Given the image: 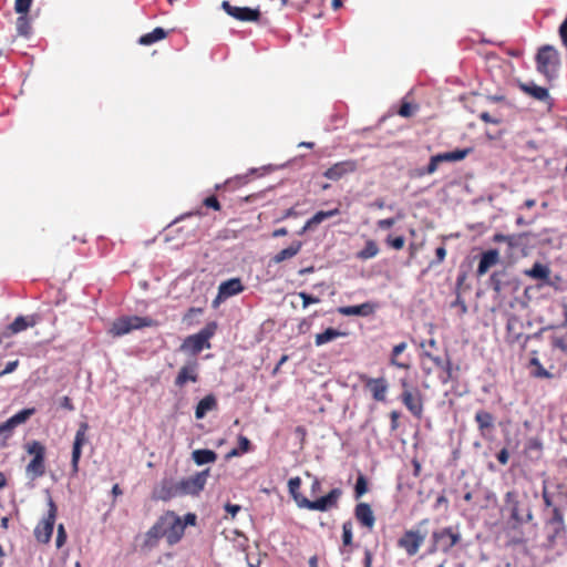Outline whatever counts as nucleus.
I'll list each match as a JSON object with an SVG mask.
<instances>
[{
    "instance_id": "1",
    "label": "nucleus",
    "mask_w": 567,
    "mask_h": 567,
    "mask_svg": "<svg viewBox=\"0 0 567 567\" xmlns=\"http://www.w3.org/2000/svg\"><path fill=\"white\" fill-rule=\"evenodd\" d=\"M196 522L197 516L194 513L181 517L174 511H166L145 533L142 548L151 550L157 547L162 538L166 539L168 546H174L184 537L186 526H195Z\"/></svg>"
},
{
    "instance_id": "2",
    "label": "nucleus",
    "mask_w": 567,
    "mask_h": 567,
    "mask_svg": "<svg viewBox=\"0 0 567 567\" xmlns=\"http://www.w3.org/2000/svg\"><path fill=\"white\" fill-rule=\"evenodd\" d=\"M535 62L538 73L551 81L560 68V54L555 47L545 44L537 50Z\"/></svg>"
},
{
    "instance_id": "3",
    "label": "nucleus",
    "mask_w": 567,
    "mask_h": 567,
    "mask_svg": "<svg viewBox=\"0 0 567 567\" xmlns=\"http://www.w3.org/2000/svg\"><path fill=\"white\" fill-rule=\"evenodd\" d=\"M216 329V322L207 323L199 332L186 337L179 350L187 354L197 355L204 349H209V339L215 334Z\"/></svg>"
},
{
    "instance_id": "4",
    "label": "nucleus",
    "mask_w": 567,
    "mask_h": 567,
    "mask_svg": "<svg viewBox=\"0 0 567 567\" xmlns=\"http://www.w3.org/2000/svg\"><path fill=\"white\" fill-rule=\"evenodd\" d=\"M25 451L32 455L31 461L25 466L27 476L34 481L45 474V446L39 441H31L25 445Z\"/></svg>"
},
{
    "instance_id": "5",
    "label": "nucleus",
    "mask_w": 567,
    "mask_h": 567,
    "mask_svg": "<svg viewBox=\"0 0 567 567\" xmlns=\"http://www.w3.org/2000/svg\"><path fill=\"white\" fill-rule=\"evenodd\" d=\"M460 540V533L454 532L452 527L434 530L431 536V545L427 549V554L433 555L439 551L447 553Z\"/></svg>"
},
{
    "instance_id": "6",
    "label": "nucleus",
    "mask_w": 567,
    "mask_h": 567,
    "mask_svg": "<svg viewBox=\"0 0 567 567\" xmlns=\"http://www.w3.org/2000/svg\"><path fill=\"white\" fill-rule=\"evenodd\" d=\"M402 392L400 400L408 411L416 419L421 420L424 413L423 394L417 388L409 385L405 379L401 380Z\"/></svg>"
},
{
    "instance_id": "7",
    "label": "nucleus",
    "mask_w": 567,
    "mask_h": 567,
    "mask_svg": "<svg viewBox=\"0 0 567 567\" xmlns=\"http://www.w3.org/2000/svg\"><path fill=\"white\" fill-rule=\"evenodd\" d=\"M156 326L155 320L148 317L127 316L116 319L110 328L113 337H121L133 330Z\"/></svg>"
},
{
    "instance_id": "8",
    "label": "nucleus",
    "mask_w": 567,
    "mask_h": 567,
    "mask_svg": "<svg viewBox=\"0 0 567 567\" xmlns=\"http://www.w3.org/2000/svg\"><path fill=\"white\" fill-rule=\"evenodd\" d=\"M505 506L509 511L511 518L517 524L528 523L533 519L532 511L519 501L516 491H508L504 497Z\"/></svg>"
},
{
    "instance_id": "9",
    "label": "nucleus",
    "mask_w": 567,
    "mask_h": 567,
    "mask_svg": "<svg viewBox=\"0 0 567 567\" xmlns=\"http://www.w3.org/2000/svg\"><path fill=\"white\" fill-rule=\"evenodd\" d=\"M49 511L47 516L35 526L34 537L39 543L48 544L51 539L58 508L52 498L48 503Z\"/></svg>"
},
{
    "instance_id": "10",
    "label": "nucleus",
    "mask_w": 567,
    "mask_h": 567,
    "mask_svg": "<svg viewBox=\"0 0 567 567\" xmlns=\"http://www.w3.org/2000/svg\"><path fill=\"white\" fill-rule=\"evenodd\" d=\"M426 534L420 529H408L398 540V546L402 548L408 556H415L425 540Z\"/></svg>"
},
{
    "instance_id": "11",
    "label": "nucleus",
    "mask_w": 567,
    "mask_h": 567,
    "mask_svg": "<svg viewBox=\"0 0 567 567\" xmlns=\"http://www.w3.org/2000/svg\"><path fill=\"white\" fill-rule=\"evenodd\" d=\"M342 495V491L340 488H332L327 495L317 498L315 501L310 499H301L303 503V508L310 511H319L327 512L331 508H337L339 499Z\"/></svg>"
},
{
    "instance_id": "12",
    "label": "nucleus",
    "mask_w": 567,
    "mask_h": 567,
    "mask_svg": "<svg viewBox=\"0 0 567 567\" xmlns=\"http://www.w3.org/2000/svg\"><path fill=\"white\" fill-rule=\"evenodd\" d=\"M207 476L208 470H205L193 476L178 481L182 496L198 495L205 487Z\"/></svg>"
},
{
    "instance_id": "13",
    "label": "nucleus",
    "mask_w": 567,
    "mask_h": 567,
    "mask_svg": "<svg viewBox=\"0 0 567 567\" xmlns=\"http://www.w3.org/2000/svg\"><path fill=\"white\" fill-rule=\"evenodd\" d=\"M221 8L230 17L235 18L238 21H244V22H255V21H258L260 19V16H261L259 9H252V8H249V7L233 6L227 0L223 1Z\"/></svg>"
},
{
    "instance_id": "14",
    "label": "nucleus",
    "mask_w": 567,
    "mask_h": 567,
    "mask_svg": "<svg viewBox=\"0 0 567 567\" xmlns=\"http://www.w3.org/2000/svg\"><path fill=\"white\" fill-rule=\"evenodd\" d=\"M359 380L364 384L365 389L371 392L373 400L384 402L389 384L384 378H370L367 374H359Z\"/></svg>"
},
{
    "instance_id": "15",
    "label": "nucleus",
    "mask_w": 567,
    "mask_h": 567,
    "mask_svg": "<svg viewBox=\"0 0 567 567\" xmlns=\"http://www.w3.org/2000/svg\"><path fill=\"white\" fill-rule=\"evenodd\" d=\"M89 430V424L86 422H82L79 425V429L75 433L73 446H72V458H71V468L72 475H76L79 472V462L82 454V446L87 442L86 432Z\"/></svg>"
},
{
    "instance_id": "16",
    "label": "nucleus",
    "mask_w": 567,
    "mask_h": 567,
    "mask_svg": "<svg viewBox=\"0 0 567 567\" xmlns=\"http://www.w3.org/2000/svg\"><path fill=\"white\" fill-rule=\"evenodd\" d=\"M423 370L426 374H430L433 368L442 369L445 371L446 377L442 379L444 383L447 382V380L451 377V362L449 359H444L439 355H434L430 351L425 350L423 352Z\"/></svg>"
},
{
    "instance_id": "17",
    "label": "nucleus",
    "mask_w": 567,
    "mask_h": 567,
    "mask_svg": "<svg viewBox=\"0 0 567 567\" xmlns=\"http://www.w3.org/2000/svg\"><path fill=\"white\" fill-rule=\"evenodd\" d=\"M357 169L358 162L355 159H347L333 164L323 173V176L331 181H339L343 176L354 173Z\"/></svg>"
},
{
    "instance_id": "18",
    "label": "nucleus",
    "mask_w": 567,
    "mask_h": 567,
    "mask_svg": "<svg viewBox=\"0 0 567 567\" xmlns=\"http://www.w3.org/2000/svg\"><path fill=\"white\" fill-rule=\"evenodd\" d=\"M475 422L477 424V429L480 435L483 439H491L494 430H495V417L494 415L486 410H478L475 413Z\"/></svg>"
},
{
    "instance_id": "19",
    "label": "nucleus",
    "mask_w": 567,
    "mask_h": 567,
    "mask_svg": "<svg viewBox=\"0 0 567 567\" xmlns=\"http://www.w3.org/2000/svg\"><path fill=\"white\" fill-rule=\"evenodd\" d=\"M198 380V362L194 360L187 362L179 369L174 383L176 386L183 388L187 382L196 383Z\"/></svg>"
},
{
    "instance_id": "20",
    "label": "nucleus",
    "mask_w": 567,
    "mask_h": 567,
    "mask_svg": "<svg viewBox=\"0 0 567 567\" xmlns=\"http://www.w3.org/2000/svg\"><path fill=\"white\" fill-rule=\"evenodd\" d=\"M355 519L369 530H372L375 524V516L368 503H359L354 508Z\"/></svg>"
},
{
    "instance_id": "21",
    "label": "nucleus",
    "mask_w": 567,
    "mask_h": 567,
    "mask_svg": "<svg viewBox=\"0 0 567 567\" xmlns=\"http://www.w3.org/2000/svg\"><path fill=\"white\" fill-rule=\"evenodd\" d=\"M245 289L239 278H231L223 281L218 287L217 299H227L243 292Z\"/></svg>"
},
{
    "instance_id": "22",
    "label": "nucleus",
    "mask_w": 567,
    "mask_h": 567,
    "mask_svg": "<svg viewBox=\"0 0 567 567\" xmlns=\"http://www.w3.org/2000/svg\"><path fill=\"white\" fill-rule=\"evenodd\" d=\"M499 262V252L497 249H488L481 255L480 264L476 269L477 277L484 276L492 267Z\"/></svg>"
},
{
    "instance_id": "23",
    "label": "nucleus",
    "mask_w": 567,
    "mask_h": 567,
    "mask_svg": "<svg viewBox=\"0 0 567 567\" xmlns=\"http://www.w3.org/2000/svg\"><path fill=\"white\" fill-rule=\"evenodd\" d=\"M524 275L536 280H542L544 285L555 286L550 280V269L547 265L535 262L532 268L524 270Z\"/></svg>"
},
{
    "instance_id": "24",
    "label": "nucleus",
    "mask_w": 567,
    "mask_h": 567,
    "mask_svg": "<svg viewBox=\"0 0 567 567\" xmlns=\"http://www.w3.org/2000/svg\"><path fill=\"white\" fill-rule=\"evenodd\" d=\"M35 324H37V318L34 316H31V317L19 316L6 328V331L3 334H4V337H11L21 331H24L29 327H34Z\"/></svg>"
},
{
    "instance_id": "25",
    "label": "nucleus",
    "mask_w": 567,
    "mask_h": 567,
    "mask_svg": "<svg viewBox=\"0 0 567 567\" xmlns=\"http://www.w3.org/2000/svg\"><path fill=\"white\" fill-rule=\"evenodd\" d=\"M375 311V305L372 302H363L357 306H343L338 308V312L342 316H360L369 317Z\"/></svg>"
},
{
    "instance_id": "26",
    "label": "nucleus",
    "mask_w": 567,
    "mask_h": 567,
    "mask_svg": "<svg viewBox=\"0 0 567 567\" xmlns=\"http://www.w3.org/2000/svg\"><path fill=\"white\" fill-rule=\"evenodd\" d=\"M178 496H182L179 482H174L172 480H164L159 488L156 491V497L162 501H169Z\"/></svg>"
},
{
    "instance_id": "27",
    "label": "nucleus",
    "mask_w": 567,
    "mask_h": 567,
    "mask_svg": "<svg viewBox=\"0 0 567 567\" xmlns=\"http://www.w3.org/2000/svg\"><path fill=\"white\" fill-rule=\"evenodd\" d=\"M526 234H513V235H503L495 234L493 236L494 243H505L508 248V254H513L514 250L522 247L525 244Z\"/></svg>"
},
{
    "instance_id": "28",
    "label": "nucleus",
    "mask_w": 567,
    "mask_h": 567,
    "mask_svg": "<svg viewBox=\"0 0 567 567\" xmlns=\"http://www.w3.org/2000/svg\"><path fill=\"white\" fill-rule=\"evenodd\" d=\"M547 525L553 530V535L549 536V539H554L565 533V520L560 508H553L551 517L548 519Z\"/></svg>"
},
{
    "instance_id": "29",
    "label": "nucleus",
    "mask_w": 567,
    "mask_h": 567,
    "mask_svg": "<svg viewBox=\"0 0 567 567\" xmlns=\"http://www.w3.org/2000/svg\"><path fill=\"white\" fill-rule=\"evenodd\" d=\"M217 399L214 394H207L204 396L196 405L195 409V417L197 420H202L205 417V415L217 409Z\"/></svg>"
},
{
    "instance_id": "30",
    "label": "nucleus",
    "mask_w": 567,
    "mask_h": 567,
    "mask_svg": "<svg viewBox=\"0 0 567 567\" xmlns=\"http://www.w3.org/2000/svg\"><path fill=\"white\" fill-rule=\"evenodd\" d=\"M340 214V209L338 207L330 209V210H320L317 212L302 227V230L300 234L305 233L306 230L312 228L313 226H317L321 224L323 220L334 217Z\"/></svg>"
},
{
    "instance_id": "31",
    "label": "nucleus",
    "mask_w": 567,
    "mask_h": 567,
    "mask_svg": "<svg viewBox=\"0 0 567 567\" xmlns=\"http://www.w3.org/2000/svg\"><path fill=\"white\" fill-rule=\"evenodd\" d=\"M519 89L537 101H547L549 99L548 90L534 83H520Z\"/></svg>"
},
{
    "instance_id": "32",
    "label": "nucleus",
    "mask_w": 567,
    "mask_h": 567,
    "mask_svg": "<svg viewBox=\"0 0 567 567\" xmlns=\"http://www.w3.org/2000/svg\"><path fill=\"white\" fill-rule=\"evenodd\" d=\"M472 152L473 148L471 147L464 150H455L452 152L439 153L436 154V158L440 161L441 164L446 162H458L464 159Z\"/></svg>"
},
{
    "instance_id": "33",
    "label": "nucleus",
    "mask_w": 567,
    "mask_h": 567,
    "mask_svg": "<svg viewBox=\"0 0 567 567\" xmlns=\"http://www.w3.org/2000/svg\"><path fill=\"white\" fill-rule=\"evenodd\" d=\"M301 246H302L301 241L292 243L289 247L282 249L278 254H276L272 257V261L275 264H280L287 259L295 257L300 251Z\"/></svg>"
},
{
    "instance_id": "34",
    "label": "nucleus",
    "mask_w": 567,
    "mask_h": 567,
    "mask_svg": "<svg viewBox=\"0 0 567 567\" xmlns=\"http://www.w3.org/2000/svg\"><path fill=\"white\" fill-rule=\"evenodd\" d=\"M300 486H301V480L298 476L291 477L288 481V489H289L291 497L293 498V501L296 502L298 507L303 508V503L301 499H308V498L299 492Z\"/></svg>"
},
{
    "instance_id": "35",
    "label": "nucleus",
    "mask_w": 567,
    "mask_h": 567,
    "mask_svg": "<svg viewBox=\"0 0 567 567\" xmlns=\"http://www.w3.org/2000/svg\"><path fill=\"white\" fill-rule=\"evenodd\" d=\"M380 249L375 240H365L364 247L357 252V258L360 260H368L374 258Z\"/></svg>"
},
{
    "instance_id": "36",
    "label": "nucleus",
    "mask_w": 567,
    "mask_h": 567,
    "mask_svg": "<svg viewBox=\"0 0 567 567\" xmlns=\"http://www.w3.org/2000/svg\"><path fill=\"white\" fill-rule=\"evenodd\" d=\"M16 29L20 37L29 38L31 35L32 27L28 13L19 14L16 21Z\"/></svg>"
},
{
    "instance_id": "37",
    "label": "nucleus",
    "mask_w": 567,
    "mask_h": 567,
    "mask_svg": "<svg viewBox=\"0 0 567 567\" xmlns=\"http://www.w3.org/2000/svg\"><path fill=\"white\" fill-rule=\"evenodd\" d=\"M167 35V32L163 28H155L152 32H148L146 34H143L138 43L142 45H151L159 40L165 39Z\"/></svg>"
},
{
    "instance_id": "38",
    "label": "nucleus",
    "mask_w": 567,
    "mask_h": 567,
    "mask_svg": "<svg viewBox=\"0 0 567 567\" xmlns=\"http://www.w3.org/2000/svg\"><path fill=\"white\" fill-rule=\"evenodd\" d=\"M342 336H344L343 332L334 328H328L323 332L316 334L315 343L317 347H320Z\"/></svg>"
},
{
    "instance_id": "39",
    "label": "nucleus",
    "mask_w": 567,
    "mask_h": 567,
    "mask_svg": "<svg viewBox=\"0 0 567 567\" xmlns=\"http://www.w3.org/2000/svg\"><path fill=\"white\" fill-rule=\"evenodd\" d=\"M217 454L212 450H196L193 452V460L197 465H204L215 462Z\"/></svg>"
},
{
    "instance_id": "40",
    "label": "nucleus",
    "mask_w": 567,
    "mask_h": 567,
    "mask_svg": "<svg viewBox=\"0 0 567 567\" xmlns=\"http://www.w3.org/2000/svg\"><path fill=\"white\" fill-rule=\"evenodd\" d=\"M406 343L405 342H401L399 344H395L392 349V352H391V359H390V363L399 369H403V370H408L410 369V363L408 362H403V361H400L398 358L399 355L405 351L406 349Z\"/></svg>"
},
{
    "instance_id": "41",
    "label": "nucleus",
    "mask_w": 567,
    "mask_h": 567,
    "mask_svg": "<svg viewBox=\"0 0 567 567\" xmlns=\"http://www.w3.org/2000/svg\"><path fill=\"white\" fill-rule=\"evenodd\" d=\"M353 525L351 520H347L342 524V546L341 553L343 554L344 548L352 546L353 544Z\"/></svg>"
},
{
    "instance_id": "42",
    "label": "nucleus",
    "mask_w": 567,
    "mask_h": 567,
    "mask_svg": "<svg viewBox=\"0 0 567 567\" xmlns=\"http://www.w3.org/2000/svg\"><path fill=\"white\" fill-rule=\"evenodd\" d=\"M525 452L530 456L535 454L536 458H539L543 452V443L538 437H530L525 445Z\"/></svg>"
},
{
    "instance_id": "43",
    "label": "nucleus",
    "mask_w": 567,
    "mask_h": 567,
    "mask_svg": "<svg viewBox=\"0 0 567 567\" xmlns=\"http://www.w3.org/2000/svg\"><path fill=\"white\" fill-rule=\"evenodd\" d=\"M35 413L34 408L23 409L11 416L12 421L17 426L25 423Z\"/></svg>"
},
{
    "instance_id": "44",
    "label": "nucleus",
    "mask_w": 567,
    "mask_h": 567,
    "mask_svg": "<svg viewBox=\"0 0 567 567\" xmlns=\"http://www.w3.org/2000/svg\"><path fill=\"white\" fill-rule=\"evenodd\" d=\"M530 365L535 367V370L533 372L534 377L545 379H549L553 377V374L542 365L537 357H533L530 359Z\"/></svg>"
},
{
    "instance_id": "45",
    "label": "nucleus",
    "mask_w": 567,
    "mask_h": 567,
    "mask_svg": "<svg viewBox=\"0 0 567 567\" xmlns=\"http://www.w3.org/2000/svg\"><path fill=\"white\" fill-rule=\"evenodd\" d=\"M440 161L436 158V155L431 156L430 162L426 167L417 169L416 176L422 177L424 175H432L437 171L440 165Z\"/></svg>"
},
{
    "instance_id": "46",
    "label": "nucleus",
    "mask_w": 567,
    "mask_h": 567,
    "mask_svg": "<svg viewBox=\"0 0 567 567\" xmlns=\"http://www.w3.org/2000/svg\"><path fill=\"white\" fill-rule=\"evenodd\" d=\"M367 492H368L367 478L364 475L360 474L357 478V483L354 486V496H355V498H360Z\"/></svg>"
},
{
    "instance_id": "47",
    "label": "nucleus",
    "mask_w": 567,
    "mask_h": 567,
    "mask_svg": "<svg viewBox=\"0 0 567 567\" xmlns=\"http://www.w3.org/2000/svg\"><path fill=\"white\" fill-rule=\"evenodd\" d=\"M385 244L395 250H401L405 245V238L403 236L393 237L389 235L385 238Z\"/></svg>"
},
{
    "instance_id": "48",
    "label": "nucleus",
    "mask_w": 567,
    "mask_h": 567,
    "mask_svg": "<svg viewBox=\"0 0 567 567\" xmlns=\"http://www.w3.org/2000/svg\"><path fill=\"white\" fill-rule=\"evenodd\" d=\"M32 2H33V0H16L14 1V11L18 14L29 13Z\"/></svg>"
},
{
    "instance_id": "49",
    "label": "nucleus",
    "mask_w": 567,
    "mask_h": 567,
    "mask_svg": "<svg viewBox=\"0 0 567 567\" xmlns=\"http://www.w3.org/2000/svg\"><path fill=\"white\" fill-rule=\"evenodd\" d=\"M17 427L11 417H9L6 422L0 424V435L4 434L6 437H9L12 431Z\"/></svg>"
},
{
    "instance_id": "50",
    "label": "nucleus",
    "mask_w": 567,
    "mask_h": 567,
    "mask_svg": "<svg viewBox=\"0 0 567 567\" xmlns=\"http://www.w3.org/2000/svg\"><path fill=\"white\" fill-rule=\"evenodd\" d=\"M298 296L302 299V307L307 308L312 303H319L320 299L318 297H313L305 291H300Z\"/></svg>"
},
{
    "instance_id": "51",
    "label": "nucleus",
    "mask_w": 567,
    "mask_h": 567,
    "mask_svg": "<svg viewBox=\"0 0 567 567\" xmlns=\"http://www.w3.org/2000/svg\"><path fill=\"white\" fill-rule=\"evenodd\" d=\"M66 532H65V528L62 524H60L58 526V533H56V539H55V545L58 548H61L65 542H66Z\"/></svg>"
},
{
    "instance_id": "52",
    "label": "nucleus",
    "mask_w": 567,
    "mask_h": 567,
    "mask_svg": "<svg viewBox=\"0 0 567 567\" xmlns=\"http://www.w3.org/2000/svg\"><path fill=\"white\" fill-rule=\"evenodd\" d=\"M203 205L214 210H220L221 206L216 196L212 195L203 200Z\"/></svg>"
},
{
    "instance_id": "53",
    "label": "nucleus",
    "mask_w": 567,
    "mask_h": 567,
    "mask_svg": "<svg viewBox=\"0 0 567 567\" xmlns=\"http://www.w3.org/2000/svg\"><path fill=\"white\" fill-rule=\"evenodd\" d=\"M553 347L557 348L564 352H567V333L564 337H555L553 338Z\"/></svg>"
},
{
    "instance_id": "54",
    "label": "nucleus",
    "mask_w": 567,
    "mask_h": 567,
    "mask_svg": "<svg viewBox=\"0 0 567 567\" xmlns=\"http://www.w3.org/2000/svg\"><path fill=\"white\" fill-rule=\"evenodd\" d=\"M396 223V219L391 217V218H385V219H379L377 221V227L381 230H386V229H390L392 228Z\"/></svg>"
},
{
    "instance_id": "55",
    "label": "nucleus",
    "mask_w": 567,
    "mask_h": 567,
    "mask_svg": "<svg viewBox=\"0 0 567 567\" xmlns=\"http://www.w3.org/2000/svg\"><path fill=\"white\" fill-rule=\"evenodd\" d=\"M435 255H436V260L435 261H431L430 266H434V265H439L441 262H443V260L445 259L446 257V249L444 246H440L436 248L435 250Z\"/></svg>"
},
{
    "instance_id": "56",
    "label": "nucleus",
    "mask_w": 567,
    "mask_h": 567,
    "mask_svg": "<svg viewBox=\"0 0 567 567\" xmlns=\"http://www.w3.org/2000/svg\"><path fill=\"white\" fill-rule=\"evenodd\" d=\"M398 114L402 117H410L413 114L412 105L406 102L402 103L398 111Z\"/></svg>"
},
{
    "instance_id": "57",
    "label": "nucleus",
    "mask_w": 567,
    "mask_h": 567,
    "mask_svg": "<svg viewBox=\"0 0 567 567\" xmlns=\"http://www.w3.org/2000/svg\"><path fill=\"white\" fill-rule=\"evenodd\" d=\"M489 281H491V286H492L493 290L496 292H501L502 284H501V279H499V276L497 272H494L491 276Z\"/></svg>"
},
{
    "instance_id": "58",
    "label": "nucleus",
    "mask_w": 567,
    "mask_h": 567,
    "mask_svg": "<svg viewBox=\"0 0 567 567\" xmlns=\"http://www.w3.org/2000/svg\"><path fill=\"white\" fill-rule=\"evenodd\" d=\"M496 458L497 461L502 464V465H506L508 463V460H509V453L507 451L506 447H503L496 455Z\"/></svg>"
},
{
    "instance_id": "59",
    "label": "nucleus",
    "mask_w": 567,
    "mask_h": 567,
    "mask_svg": "<svg viewBox=\"0 0 567 567\" xmlns=\"http://www.w3.org/2000/svg\"><path fill=\"white\" fill-rule=\"evenodd\" d=\"M399 419H400V412L399 411H391L390 412V420H391V430L395 431L399 427Z\"/></svg>"
},
{
    "instance_id": "60",
    "label": "nucleus",
    "mask_w": 567,
    "mask_h": 567,
    "mask_svg": "<svg viewBox=\"0 0 567 567\" xmlns=\"http://www.w3.org/2000/svg\"><path fill=\"white\" fill-rule=\"evenodd\" d=\"M60 406L66 411H74V405L69 396H63L60 401Z\"/></svg>"
},
{
    "instance_id": "61",
    "label": "nucleus",
    "mask_w": 567,
    "mask_h": 567,
    "mask_svg": "<svg viewBox=\"0 0 567 567\" xmlns=\"http://www.w3.org/2000/svg\"><path fill=\"white\" fill-rule=\"evenodd\" d=\"M372 553L370 549L365 548L364 549V556H363V559H362V567H371L372 566Z\"/></svg>"
},
{
    "instance_id": "62",
    "label": "nucleus",
    "mask_w": 567,
    "mask_h": 567,
    "mask_svg": "<svg viewBox=\"0 0 567 567\" xmlns=\"http://www.w3.org/2000/svg\"><path fill=\"white\" fill-rule=\"evenodd\" d=\"M18 364H19V361H18V360H16V361H11V362H8V363H7V365H6V368H4V370H2V371L0 372V377H2V375H4V374H9V373L13 372V371L17 369Z\"/></svg>"
},
{
    "instance_id": "63",
    "label": "nucleus",
    "mask_w": 567,
    "mask_h": 567,
    "mask_svg": "<svg viewBox=\"0 0 567 567\" xmlns=\"http://www.w3.org/2000/svg\"><path fill=\"white\" fill-rule=\"evenodd\" d=\"M478 117L485 123L499 124L501 121L498 118H494L489 115L488 112H482Z\"/></svg>"
},
{
    "instance_id": "64",
    "label": "nucleus",
    "mask_w": 567,
    "mask_h": 567,
    "mask_svg": "<svg viewBox=\"0 0 567 567\" xmlns=\"http://www.w3.org/2000/svg\"><path fill=\"white\" fill-rule=\"evenodd\" d=\"M251 443L246 436H239V447L243 452L250 450Z\"/></svg>"
}]
</instances>
